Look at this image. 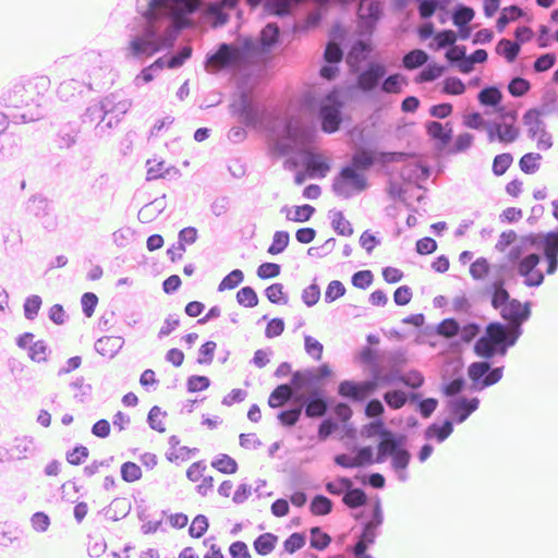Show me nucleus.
Listing matches in <instances>:
<instances>
[{
    "instance_id": "nucleus-1",
    "label": "nucleus",
    "mask_w": 558,
    "mask_h": 558,
    "mask_svg": "<svg viewBox=\"0 0 558 558\" xmlns=\"http://www.w3.org/2000/svg\"><path fill=\"white\" fill-rule=\"evenodd\" d=\"M407 157L408 154L403 151H385L377 148L359 147L352 154L349 162L342 166L333 177L331 190L337 196L351 198L353 194L350 190L361 193L368 187L365 172L374 166L400 162L405 160Z\"/></svg>"
},
{
    "instance_id": "nucleus-2",
    "label": "nucleus",
    "mask_w": 558,
    "mask_h": 558,
    "mask_svg": "<svg viewBox=\"0 0 558 558\" xmlns=\"http://www.w3.org/2000/svg\"><path fill=\"white\" fill-rule=\"evenodd\" d=\"M147 9L142 13L137 28H132L126 47L123 49L126 60L144 61L173 45L174 38L165 35L161 28V11L166 0H138Z\"/></svg>"
},
{
    "instance_id": "nucleus-3",
    "label": "nucleus",
    "mask_w": 558,
    "mask_h": 558,
    "mask_svg": "<svg viewBox=\"0 0 558 558\" xmlns=\"http://www.w3.org/2000/svg\"><path fill=\"white\" fill-rule=\"evenodd\" d=\"M308 393L299 392V402L290 410L279 411L276 418H352L353 410L345 401L327 395L323 388H307Z\"/></svg>"
},
{
    "instance_id": "nucleus-4",
    "label": "nucleus",
    "mask_w": 558,
    "mask_h": 558,
    "mask_svg": "<svg viewBox=\"0 0 558 558\" xmlns=\"http://www.w3.org/2000/svg\"><path fill=\"white\" fill-rule=\"evenodd\" d=\"M41 99L43 96L32 82L15 83L2 94L0 105L8 110L5 114L11 122L28 123L44 118Z\"/></svg>"
},
{
    "instance_id": "nucleus-5",
    "label": "nucleus",
    "mask_w": 558,
    "mask_h": 558,
    "mask_svg": "<svg viewBox=\"0 0 558 558\" xmlns=\"http://www.w3.org/2000/svg\"><path fill=\"white\" fill-rule=\"evenodd\" d=\"M387 68L385 64L376 61H371L366 64L364 71L359 77V85L365 93L379 89L386 94L400 93L402 86L407 84L405 77L400 73H393L388 76Z\"/></svg>"
},
{
    "instance_id": "nucleus-6",
    "label": "nucleus",
    "mask_w": 558,
    "mask_h": 558,
    "mask_svg": "<svg viewBox=\"0 0 558 558\" xmlns=\"http://www.w3.org/2000/svg\"><path fill=\"white\" fill-rule=\"evenodd\" d=\"M507 324L490 322L474 343V353L485 360H493L496 355L505 356L509 350Z\"/></svg>"
},
{
    "instance_id": "nucleus-7",
    "label": "nucleus",
    "mask_w": 558,
    "mask_h": 558,
    "mask_svg": "<svg viewBox=\"0 0 558 558\" xmlns=\"http://www.w3.org/2000/svg\"><path fill=\"white\" fill-rule=\"evenodd\" d=\"M508 259L512 264L518 276L523 278V284L527 288H538L544 283L545 274L538 268L542 255L533 252L523 255L522 245H514L508 253Z\"/></svg>"
},
{
    "instance_id": "nucleus-8",
    "label": "nucleus",
    "mask_w": 558,
    "mask_h": 558,
    "mask_svg": "<svg viewBox=\"0 0 558 558\" xmlns=\"http://www.w3.org/2000/svg\"><path fill=\"white\" fill-rule=\"evenodd\" d=\"M344 102L339 92L331 90L327 93L318 102L316 116L324 133L332 134L337 132L342 124V109Z\"/></svg>"
},
{
    "instance_id": "nucleus-9",
    "label": "nucleus",
    "mask_w": 558,
    "mask_h": 558,
    "mask_svg": "<svg viewBox=\"0 0 558 558\" xmlns=\"http://www.w3.org/2000/svg\"><path fill=\"white\" fill-rule=\"evenodd\" d=\"M523 243L539 251L542 259L546 263L545 274L554 275L558 270V232L530 233L523 238Z\"/></svg>"
},
{
    "instance_id": "nucleus-10",
    "label": "nucleus",
    "mask_w": 558,
    "mask_h": 558,
    "mask_svg": "<svg viewBox=\"0 0 558 558\" xmlns=\"http://www.w3.org/2000/svg\"><path fill=\"white\" fill-rule=\"evenodd\" d=\"M230 113L247 128H255L264 119V110L247 90H241L229 105Z\"/></svg>"
},
{
    "instance_id": "nucleus-11",
    "label": "nucleus",
    "mask_w": 558,
    "mask_h": 558,
    "mask_svg": "<svg viewBox=\"0 0 558 558\" xmlns=\"http://www.w3.org/2000/svg\"><path fill=\"white\" fill-rule=\"evenodd\" d=\"M504 375V366H493L492 360L473 362L468 367V376L474 390H483L497 384Z\"/></svg>"
},
{
    "instance_id": "nucleus-12",
    "label": "nucleus",
    "mask_w": 558,
    "mask_h": 558,
    "mask_svg": "<svg viewBox=\"0 0 558 558\" xmlns=\"http://www.w3.org/2000/svg\"><path fill=\"white\" fill-rule=\"evenodd\" d=\"M236 54L231 44L221 43L215 51L206 54L204 66L207 72L216 73L219 70H230L235 65Z\"/></svg>"
},
{
    "instance_id": "nucleus-13",
    "label": "nucleus",
    "mask_w": 558,
    "mask_h": 558,
    "mask_svg": "<svg viewBox=\"0 0 558 558\" xmlns=\"http://www.w3.org/2000/svg\"><path fill=\"white\" fill-rule=\"evenodd\" d=\"M337 393L352 403H363L374 393L373 381L344 379L338 384Z\"/></svg>"
},
{
    "instance_id": "nucleus-14",
    "label": "nucleus",
    "mask_w": 558,
    "mask_h": 558,
    "mask_svg": "<svg viewBox=\"0 0 558 558\" xmlns=\"http://www.w3.org/2000/svg\"><path fill=\"white\" fill-rule=\"evenodd\" d=\"M105 109L107 113V121L104 125H96L98 132L110 130L117 126L123 116L130 110L132 102L130 99H119L117 94H110L104 98Z\"/></svg>"
},
{
    "instance_id": "nucleus-15",
    "label": "nucleus",
    "mask_w": 558,
    "mask_h": 558,
    "mask_svg": "<svg viewBox=\"0 0 558 558\" xmlns=\"http://www.w3.org/2000/svg\"><path fill=\"white\" fill-rule=\"evenodd\" d=\"M332 374L328 364H322L318 367L295 371L292 374V384L296 389L322 388L320 383Z\"/></svg>"
},
{
    "instance_id": "nucleus-16",
    "label": "nucleus",
    "mask_w": 558,
    "mask_h": 558,
    "mask_svg": "<svg viewBox=\"0 0 558 558\" xmlns=\"http://www.w3.org/2000/svg\"><path fill=\"white\" fill-rule=\"evenodd\" d=\"M300 390L292 384V378L290 383L278 385L268 397L269 408L279 409V411L290 410V408L299 402Z\"/></svg>"
},
{
    "instance_id": "nucleus-17",
    "label": "nucleus",
    "mask_w": 558,
    "mask_h": 558,
    "mask_svg": "<svg viewBox=\"0 0 558 558\" xmlns=\"http://www.w3.org/2000/svg\"><path fill=\"white\" fill-rule=\"evenodd\" d=\"M426 134L434 142V147L438 151H444L448 148L453 137V129L450 122L442 124L438 121H427L425 123Z\"/></svg>"
},
{
    "instance_id": "nucleus-18",
    "label": "nucleus",
    "mask_w": 558,
    "mask_h": 558,
    "mask_svg": "<svg viewBox=\"0 0 558 558\" xmlns=\"http://www.w3.org/2000/svg\"><path fill=\"white\" fill-rule=\"evenodd\" d=\"M501 318L507 322V324L526 323L532 315V302L525 301L521 302L518 299L511 300L506 306L501 308L499 312Z\"/></svg>"
},
{
    "instance_id": "nucleus-19",
    "label": "nucleus",
    "mask_w": 558,
    "mask_h": 558,
    "mask_svg": "<svg viewBox=\"0 0 558 558\" xmlns=\"http://www.w3.org/2000/svg\"><path fill=\"white\" fill-rule=\"evenodd\" d=\"M205 0H178L174 11L175 21L181 29L194 25L193 16L198 13Z\"/></svg>"
},
{
    "instance_id": "nucleus-20",
    "label": "nucleus",
    "mask_w": 558,
    "mask_h": 558,
    "mask_svg": "<svg viewBox=\"0 0 558 558\" xmlns=\"http://www.w3.org/2000/svg\"><path fill=\"white\" fill-rule=\"evenodd\" d=\"M381 440L377 446L376 462H384L388 457H392L399 449L404 447L405 436H396L389 430L380 432Z\"/></svg>"
},
{
    "instance_id": "nucleus-21",
    "label": "nucleus",
    "mask_w": 558,
    "mask_h": 558,
    "mask_svg": "<svg viewBox=\"0 0 558 558\" xmlns=\"http://www.w3.org/2000/svg\"><path fill=\"white\" fill-rule=\"evenodd\" d=\"M25 209L29 215H33L36 218L45 219L43 221L45 229L52 230L56 227L54 219L49 218V201L44 195L36 194L31 196L26 202Z\"/></svg>"
},
{
    "instance_id": "nucleus-22",
    "label": "nucleus",
    "mask_w": 558,
    "mask_h": 558,
    "mask_svg": "<svg viewBox=\"0 0 558 558\" xmlns=\"http://www.w3.org/2000/svg\"><path fill=\"white\" fill-rule=\"evenodd\" d=\"M484 294L490 296V305L494 310H499L506 306L513 298L506 289V279L502 276L496 277L484 289Z\"/></svg>"
},
{
    "instance_id": "nucleus-23",
    "label": "nucleus",
    "mask_w": 558,
    "mask_h": 558,
    "mask_svg": "<svg viewBox=\"0 0 558 558\" xmlns=\"http://www.w3.org/2000/svg\"><path fill=\"white\" fill-rule=\"evenodd\" d=\"M480 400L476 397L459 396L447 401L449 418H468L475 410H477Z\"/></svg>"
},
{
    "instance_id": "nucleus-24",
    "label": "nucleus",
    "mask_w": 558,
    "mask_h": 558,
    "mask_svg": "<svg viewBox=\"0 0 558 558\" xmlns=\"http://www.w3.org/2000/svg\"><path fill=\"white\" fill-rule=\"evenodd\" d=\"M206 465L202 461L192 463L186 470V476L191 482L198 483L197 492L206 496L214 487V477L206 475Z\"/></svg>"
},
{
    "instance_id": "nucleus-25",
    "label": "nucleus",
    "mask_w": 558,
    "mask_h": 558,
    "mask_svg": "<svg viewBox=\"0 0 558 558\" xmlns=\"http://www.w3.org/2000/svg\"><path fill=\"white\" fill-rule=\"evenodd\" d=\"M303 166L308 171L310 178H325L330 171V163L327 158L318 153L306 151L303 155Z\"/></svg>"
},
{
    "instance_id": "nucleus-26",
    "label": "nucleus",
    "mask_w": 558,
    "mask_h": 558,
    "mask_svg": "<svg viewBox=\"0 0 558 558\" xmlns=\"http://www.w3.org/2000/svg\"><path fill=\"white\" fill-rule=\"evenodd\" d=\"M542 100L543 104L541 107H534L524 112L523 119L525 120L526 123H531L532 118L534 119L533 121H537L539 123L542 116H547L550 112H553L554 106L557 100L556 93L546 90L543 94Z\"/></svg>"
},
{
    "instance_id": "nucleus-27",
    "label": "nucleus",
    "mask_w": 558,
    "mask_h": 558,
    "mask_svg": "<svg viewBox=\"0 0 558 558\" xmlns=\"http://www.w3.org/2000/svg\"><path fill=\"white\" fill-rule=\"evenodd\" d=\"M368 381H373L374 392L379 386H389L398 383H405L404 375L399 368H392L388 372H384L383 368H375L372 372V378Z\"/></svg>"
},
{
    "instance_id": "nucleus-28",
    "label": "nucleus",
    "mask_w": 558,
    "mask_h": 558,
    "mask_svg": "<svg viewBox=\"0 0 558 558\" xmlns=\"http://www.w3.org/2000/svg\"><path fill=\"white\" fill-rule=\"evenodd\" d=\"M487 136L489 142L499 141L500 143H513L519 136V130L514 125H506L494 122L487 125Z\"/></svg>"
},
{
    "instance_id": "nucleus-29",
    "label": "nucleus",
    "mask_w": 558,
    "mask_h": 558,
    "mask_svg": "<svg viewBox=\"0 0 558 558\" xmlns=\"http://www.w3.org/2000/svg\"><path fill=\"white\" fill-rule=\"evenodd\" d=\"M122 337L104 336L96 340L95 350L102 356L113 359L123 348Z\"/></svg>"
},
{
    "instance_id": "nucleus-30",
    "label": "nucleus",
    "mask_w": 558,
    "mask_h": 558,
    "mask_svg": "<svg viewBox=\"0 0 558 558\" xmlns=\"http://www.w3.org/2000/svg\"><path fill=\"white\" fill-rule=\"evenodd\" d=\"M477 100L482 106L490 107L495 112L504 111L502 94L497 86H486L477 94Z\"/></svg>"
},
{
    "instance_id": "nucleus-31",
    "label": "nucleus",
    "mask_w": 558,
    "mask_h": 558,
    "mask_svg": "<svg viewBox=\"0 0 558 558\" xmlns=\"http://www.w3.org/2000/svg\"><path fill=\"white\" fill-rule=\"evenodd\" d=\"M280 38V31L276 24L268 23L260 32L259 47L262 48V54H268L278 45Z\"/></svg>"
},
{
    "instance_id": "nucleus-32",
    "label": "nucleus",
    "mask_w": 558,
    "mask_h": 558,
    "mask_svg": "<svg viewBox=\"0 0 558 558\" xmlns=\"http://www.w3.org/2000/svg\"><path fill=\"white\" fill-rule=\"evenodd\" d=\"M410 405L414 407L423 418L429 417L438 407L436 398H423L420 392L410 391Z\"/></svg>"
},
{
    "instance_id": "nucleus-33",
    "label": "nucleus",
    "mask_w": 558,
    "mask_h": 558,
    "mask_svg": "<svg viewBox=\"0 0 558 558\" xmlns=\"http://www.w3.org/2000/svg\"><path fill=\"white\" fill-rule=\"evenodd\" d=\"M80 134V126L76 122L63 123L57 133L58 145L60 148H70L76 144Z\"/></svg>"
},
{
    "instance_id": "nucleus-34",
    "label": "nucleus",
    "mask_w": 558,
    "mask_h": 558,
    "mask_svg": "<svg viewBox=\"0 0 558 558\" xmlns=\"http://www.w3.org/2000/svg\"><path fill=\"white\" fill-rule=\"evenodd\" d=\"M222 4L218 2L210 3L204 11L205 19L214 26L221 27L229 22L230 14Z\"/></svg>"
},
{
    "instance_id": "nucleus-35",
    "label": "nucleus",
    "mask_w": 558,
    "mask_h": 558,
    "mask_svg": "<svg viewBox=\"0 0 558 558\" xmlns=\"http://www.w3.org/2000/svg\"><path fill=\"white\" fill-rule=\"evenodd\" d=\"M457 41V34L452 29H440L436 32L434 35V38L429 43V48L434 51H439L442 49H450L456 45Z\"/></svg>"
},
{
    "instance_id": "nucleus-36",
    "label": "nucleus",
    "mask_w": 558,
    "mask_h": 558,
    "mask_svg": "<svg viewBox=\"0 0 558 558\" xmlns=\"http://www.w3.org/2000/svg\"><path fill=\"white\" fill-rule=\"evenodd\" d=\"M192 47L185 45L181 47L178 51L167 53L162 56L163 58V68L168 69H179L181 68L192 56Z\"/></svg>"
},
{
    "instance_id": "nucleus-37",
    "label": "nucleus",
    "mask_w": 558,
    "mask_h": 558,
    "mask_svg": "<svg viewBox=\"0 0 558 558\" xmlns=\"http://www.w3.org/2000/svg\"><path fill=\"white\" fill-rule=\"evenodd\" d=\"M429 59L426 51L420 48L408 51L402 58V65L405 70L413 71L424 66Z\"/></svg>"
},
{
    "instance_id": "nucleus-38",
    "label": "nucleus",
    "mask_w": 558,
    "mask_h": 558,
    "mask_svg": "<svg viewBox=\"0 0 558 558\" xmlns=\"http://www.w3.org/2000/svg\"><path fill=\"white\" fill-rule=\"evenodd\" d=\"M371 52H372L371 44L365 40L357 39L351 45V47L348 51V56H347L348 62L361 63L369 57Z\"/></svg>"
},
{
    "instance_id": "nucleus-39",
    "label": "nucleus",
    "mask_w": 558,
    "mask_h": 558,
    "mask_svg": "<svg viewBox=\"0 0 558 558\" xmlns=\"http://www.w3.org/2000/svg\"><path fill=\"white\" fill-rule=\"evenodd\" d=\"M83 123H93L99 121L97 124L104 125L107 121V113L105 109V101L101 99L98 102L89 105L81 117Z\"/></svg>"
},
{
    "instance_id": "nucleus-40",
    "label": "nucleus",
    "mask_w": 558,
    "mask_h": 558,
    "mask_svg": "<svg viewBox=\"0 0 558 558\" xmlns=\"http://www.w3.org/2000/svg\"><path fill=\"white\" fill-rule=\"evenodd\" d=\"M496 52L508 63H513L518 59L521 48L514 41L501 38L496 45Z\"/></svg>"
},
{
    "instance_id": "nucleus-41",
    "label": "nucleus",
    "mask_w": 558,
    "mask_h": 558,
    "mask_svg": "<svg viewBox=\"0 0 558 558\" xmlns=\"http://www.w3.org/2000/svg\"><path fill=\"white\" fill-rule=\"evenodd\" d=\"M522 15V9L515 4L504 8L496 21V28L498 33H502L508 24L519 20Z\"/></svg>"
},
{
    "instance_id": "nucleus-42",
    "label": "nucleus",
    "mask_w": 558,
    "mask_h": 558,
    "mask_svg": "<svg viewBox=\"0 0 558 558\" xmlns=\"http://www.w3.org/2000/svg\"><path fill=\"white\" fill-rule=\"evenodd\" d=\"M83 92V84L77 80H68L60 83L57 94L62 101H71L76 93Z\"/></svg>"
},
{
    "instance_id": "nucleus-43",
    "label": "nucleus",
    "mask_w": 558,
    "mask_h": 558,
    "mask_svg": "<svg viewBox=\"0 0 558 558\" xmlns=\"http://www.w3.org/2000/svg\"><path fill=\"white\" fill-rule=\"evenodd\" d=\"M464 388L465 379L461 375L448 380L444 379L441 384V391L444 396L448 398V400L462 396L461 392L464 390Z\"/></svg>"
},
{
    "instance_id": "nucleus-44",
    "label": "nucleus",
    "mask_w": 558,
    "mask_h": 558,
    "mask_svg": "<svg viewBox=\"0 0 558 558\" xmlns=\"http://www.w3.org/2000/svg\"><path fill=\"white\" fill-rule=\"evenodd\" d=\"M474 10L463 3H457L451 13V20L454 26H464L474 19Z\"/></svg>"
},
{
    "instance_id": "nucleus-45",
    "label": "nucleus",
    "mask_w": 558,
    "mask_h": 558,
    "mask_svg": "<svg viewBox=\"0 0 558 558\" xmlns=\"http://www.w3.org/2000/svg\"><path fill=\"white\" fill-rule=\"evenodd\" d=\"M446 68L439 63L432 62L424 65L422 71L418 73L416 81L418 83H430L435 82L445 73Z\"/></svg>"
},
{
    "instance_id": "nucleus-46",
    "label": "nucleus",
    "mask_w": 558,
    "mask_h": 558,
    "mask_svg": "<svg viewBox=\"0 0 558 558\" xmlns=\"http://www.w3.org/2000/svg\"><path fill=\"white\" fill-rule=\"evenodd\" d=\"M278 543V536H276L272 533H264L260 534L255 541H254V549L257 554L262 556H266L270 554L276 545Z\"/></svg>"
},
{
    "instance_id": "nucleus-47",
    "label": "nucleus",
    "mask_w": 558,
    "mask_h": 558,
    "mask_svg": "<svg viewBox=\"0 0 558 558\" xmlns=\"http://www.w3.org/2000/svg\"><path fill=\"white\" fill-rule=\"evenodd\" d=\"M452 424L450 421H444L441 425L432 424L425 430V437L428 440H437L438 442L444 441L452 433Z\"/></svg>"
},
{
    "instance_id": "nucleus-48",
    "label": "nucleus",
    "mask_w": 558,
    "mask_h": 558,
    "mask_svg": "<svg viewBox=\"0 0 558 558\" xmlns=\"http://www.w3.org/2000/svg\"><path fill=\"white\" fill-rule=\"evenodd\" d=\"M384 400L389 408L398 410L405 404L410 405V392L402 390H389L384 393Z\"/></svg>"
},
{
    "instance_id": "nucleus-49",
    "label": "nucleus",
    "mask_w": 558,
    "mask_h": 558,
    "mask_svg": "<svg viewBox=\"0 0 558 558\" xmlns=\"http://www.w3.org/2000/svg\"><path fill=\"white\" fill-rule=\"evenodd\" d=\"M163 69V58L156 59L150 65L141 70L134 78L136 86L151 82L155 78V73Z\"/></svg>"
},
{
    "instance_id": "nucleus-50",
    "label": "nucleus",
    "mask_w": 558,
    "mask_h": 558,
    "mask_svg": "<svg viewBox=\"0 0 558 558\" xmlns=\"http://www.w3.org/2000/svg\"><path fill=\"white\" fill-rule=\"evenodd\" d=\"M461 325L453 318H445L436 326V333L445 338H454L460 335Z\"/></svg>"
},
{
    "instance_id": "nucleus-51",
    "label": "nucleus",
    "mask_w": 558,
    "mask_h": 558,
    "mask_svg": "<svg viewBox=\"0 0 558 558\" xmlns=\"http://www.w3.org/2000/svg\"><path fill=\"white\" fill-rule=\"evenodd\" d=\"M542 155L538 153H526L519 160V167L525 174H534L539 170Z\"/></svg>"
},
{
    "instance_id": "nucleus-52",
    "label": "nucleus",
    "mask_w": 558,
    "mask_h": 558,
    "mask_svg": "<svg viewBox=\"0 0 558 558\" xmlns=\"http://www.w3.org/2000/svg\"><path fill=\"white\" fill-rule=\"evenodd\" d=\"M331 228L338 235L350 236L353 234V227L349 220L344 218L342 211H331Z\"/></svg>"
},
{
    "instance_id": "nucleus-53",
    "label": "nucleus",
    "mask_w": 558,
    "mask_h": 558,
    "mask_svg": "<svg viewBox=\"0 0 558 558\" xmlns=\"http://www.w3.org/2000/svg\"><path fill=\"white\" fill-rule=\"evenodd\" d=\"M284 287L280 282H275L268 286L265 290V296L272 304L286 305L289 302L288 294L283 291Z\"/></svg>"
},
{
    "instance_id": "nucleus-54",
    "label": "nucleus",
    "mask_w": 558,
    "mask_h": 558,
    "mask_svg": "<svg viewBox=\"0 0 558 558\" xmlns=\"http://www.w3.org/2000/svg\"><path fill=\"white\" fill-rule=\"evenodd\" d=\"M264 10L275 16H287L291 12V5L288 0H265Z\"/></svg>"
},
{
    "instance_id": "nucleus-55",
    "label": "nucleus",
    "mask_w": 558,
    "mask_h": 558,
    "mask_svg": "<svg viewBox=\"0 0 558 558\" xmlns=\"http://www.w3.org/2000/svg\"><path fill=\"white\" fill-rule=\"evenodd\" d=\"M310 545L313 549L325 550L331 543V536L315 526L310 530Z\"/></svg>"
},
{
    "instance_id": "nucleus-56",
    "label": "nucleus",
    "mask_w": 558,
    "mask_h": 558,
    "mask_svg": "<svg viewBox=\"0 0 558 558\" xmlns=\"http://www.w3.org/2000/svg\"><path fill=\"white\" fill-rule=\"evenodd\" d=\"M531 82L521 76H514L508 84V92L514 98L525 96L531 90Z\"/></svg>"
},
{
    "instance_id": "nucleus-57",
    "label": "nucleus",
    "mask_w": 558,
    "mask_h": 558,
    "mask_svg": "<svg viewBox=\"0 0 558 558\" xmlns=\"http://www.w3.org/2000/svg\"><path fill=\"white\" fill-rule=\"evenodd\" d=\"M290 243V234L288 231H276L272 236V242L267 248L270 255H278L286 251Z\"/></svg>"
},
{
    "instance_id": "nucleus-58",
    "label": "nucleus",
    "mask_w": 558,
    "mask_h": 558,
    "mask_svg": "<svg viewBox=\"0 0 558 558\" xmlns=\"http://www.w3.org/2000/svg\"><path fill=\"white\" fill-rule=\"evenodd\" d=\"M211 466L223 474H234L238 471L236 461L228 454H219L211 461Z\"/></svg>"
},
{
    "instance_id": "nucleus-59",
    "label": "nucleus",
    "mask_w": 558,
    "mask_h": 558,
    "mask_svg": "<svg viewBox=\"0 0 558 558\" xmlns=\"http://www.w3.org/2000/svg\"><path fill=\"white\" fill-rule=\"evenodd\" d=\"M258 301L259 300H258V295H257L256 291L254 290V288H252L250 286L242 287L236 292V302L241 306L252 308V307L257 306Z\"/></svg>"
},
{
    "instance_id": "nucleus-60",
    "label": "nucleus",
    "mask_w": 558,
    "mask_h": 558,
    "mask_svg": "<svg viewBox=\"0 0 558 558\" xmlns=\"http://www.w3.org/2000/svg\"><path fill=\"white\" fill-rule=\"evenodd\" d=\"M121 477L126 483H134L142 478V468L132 461L122 463L120 468Z\"/></svg>"
},
{
    "instance_id": "nucleus-61",
    "label": "nucleus",
    "mask_w": 558,
    "mask_h": 558,
    "mask_svg": "<svg viewBox=\"0 0 558 558\" xmlns=\"http://www.w3.org/2000/svg\"><path fill=\"white\" fill-rule=\"evenodd\" d=\"M51 350L45 340H37L28 347V356L32 361L41 363L47 362V353Z\"/></svg>"
},
{
    "instance_id": "nucleus-62",
    "label": "nucleus",
    "mask_w": 558,
    "mask_h": 558,
    "mask_svg": "<svg viewBox=\"0 0 558 558\" xmlns=\"http://www.w3.org/2000/svg\"><path fill=\"white\" fill-rule=\"evenodd\" d=\"M513 162V156L510 153L496 155L493 159L492 171L494 175L501 177L507 172Z\"/></svg>"
},
{
    "instance_id": "nucleus-63",
    "label": "nucleus",
    "mask_w": 558,
    "mask_h": 558,
    "mask_svg": "<svg viewBox=\"0 0 558 558\" xmlns=\"http://www.w3.org/2000/svg\"><path fill=\"white\" fill-rule=\"evenodd\" d=\"M198 231L195 227H185L178 233L177 250L185 252V244H194L197 241Z\"/></svg>"
},
{
    "instance_id": "nucleus-64",
    "label": "nucleus",
    "mask_w": 558,
    "mask_h": 558,
    "mask_svg": "<svg viewBox=\"0 0 558 558\" xmlns=\"http://www.w3.org/2000/svg\"><path fill=\"white\" fill-rule=\"evenodd\" d=\"M473 142L474 135L472 133L464 132L456 137L452 146L449 147L448 153L451 155L464 153L472 147Z\"/></svg>"
}]
</instances>
